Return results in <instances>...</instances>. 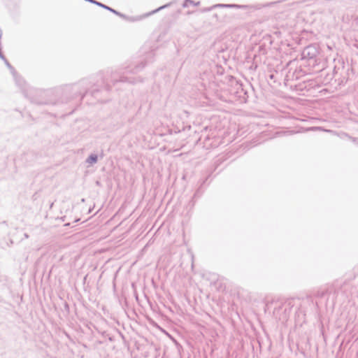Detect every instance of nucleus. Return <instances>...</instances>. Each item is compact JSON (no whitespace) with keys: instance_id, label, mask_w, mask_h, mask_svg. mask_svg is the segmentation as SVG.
Masks as SVG:
<instances>
[{"instance_id":"1","label":"nucleus","mask_w":358,"mask_h":358,"mask_svg":"<svg viewBox=\"0 0 358 358\" xmlns=\"http://www.w3.org/2000/svg\"><path fill=\"white\" fill-rule=\"evenodd\" d=\"M96 159H97V157L96 156H91L90 157V158L88 159V161L90 162V163H94V162H96Z\"/></svg>"}]
</instances>
